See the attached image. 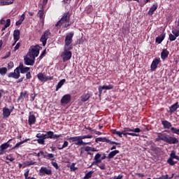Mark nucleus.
<instances>
[{"mask_svg": "<svg viewBox=\"0 0 179 179\" xmlns=\"http://www.w3.org/2000/svg\"><path fill=\"white\" fill-rule=\"evenodd\" d=\"M73 34V32H70L66 35L64 52L61 55V57L63 59V62H66V61H69V59L72 58V52H71V50L73 48L72 46Z\"/></svg>", "mask_w": 179, "mask_h": 179, "instance_id": "f257e3e1", "label": "nucleus"}, {"mask_svg": "<svg viewBox=\"0 0 179 179\" xmlns=\"http://www.w3.org/2000/svg\"><path fill=\"white\" fill-rule=\"evenodd\" d=\"M160 141H163L169 145L178 143V139L177 138L173 137L167 134L158 133L157 138H155V142H160Z\"/></svg>", "mask_w": 179, "mask_h": 179, "instance_id": "f03ea898", "label": "nucleus"}, {"mask_svg": "<svg viewBox=\"0 0 179 179\" xmlns=\"http://www.w3.org/2000/svg\"><path fill=\"white\" fill-rule=\"evenodd\" d=\"M40 54V46L38 45L31 47V50H29L27 55L32 58V59H36V57H38Z\"/></svg>", "mask_w": 179, "mask_h": 179, "instance_id": "7ed1b4c3", "label": "nucleus"}, {"mask_svg": "<svg viewBox=\"0 0 179 179\" xmlns=\"http://www.w3.org/2000/svg\"><path fill=\"white\" fill-rule=\"evenodd\" d=\"M69 13H64L60 20H59L56 23L55 27L57 29H59L62 24H64V23H68L69 22Z\"/></svg>", "mask_w": 179, "mask_h": 179, "instance_id": "20e7f679", "label": "nucleus"}, {"mask_svg": "<svg viewBox=\"0 0 179 179\" xmlns=\"http://www.w3.org/2000/svg\"><path fill=\"white\" fill-rule=\"evenodd\" d=\"M50 36H51V32H50L49 29L46 30L41 36L40 41L42 43L43 47H45L47 41L48 40V37H50Z\"/></svg>", "mask_w": 179, "mask_h": 179, "instance_id": "39448f33", "label": "nucleus"}, {"mask_svg": "<svg viewBox=\"0 0 179 179\" xmlns=\"http://www.w3.org/2000/svg\"><path fill=\"white\" fill-rule=\"evenodd\" d=\"M177 37H179V28H173L172 34H169V40L171 41H176Z\"/></svg>", "mask_w": 179, "mask_h": 179, "instance_id": "423d86ee", "label": "nucleus"}, {"mask_svg": "<svg viewBox=\"0 0 179 179\" xmlns=\"http://www.w3.org/2000/svg\"><path fill=\"white\" fill-rule=\"evenodd\" d=\"M39 174L40 176H45V174L46 176H51V174H52V171L51 170V169L42 166L39 170Z\"/></svg>", "mask_w": 179, "mask_h": 179, "instance_id": "0eeeda50", "label": "nucleus"}, {"mask_svg": "<svg viewBox=\"0 0 179 179\" xmlns=\"http://www.w3.org/2000/svg\"><path fill=\"white\" fill-rule=\"evenodd\" d=\"M112 89H114L113 85L99 86L98 88L99 96H101L103 90H111Z\"/></svg>", "mask_w": 179, "mask_h": 179, "instance_id": "6e6552de", "label": "nucleus"}, {"mask_svg": "<svg viewBox=\"0 0 179 179\" xmlns=\"http://www.w3.org/2000/svg\"><path fill=\"white\" fill-rule=\"evenodd\" d=\"M45 134L46 139H58V138H61V136H62V134H54V133L52 131H47Z\"/></svg>", "mask_w": 179, "mask_h": 179, "instance_id": "1a4fd4ad", "label": "nucleus"}, {"mask_svg": "<svg viewBox=\"0 0 179 179\" xmlns=\"http://www.w3.org/2000/svg\"><path fill=\"white\" fill-rule=\"evenodd\" d=\"M15 107H12L11 109L10 110L9 108L5 107L3 108V118H8L9 115H10V113L13 111V109Z\"/></svg>", "mask_w": 179, "mask_h": 179, "instance_id": "9d476101", "label": "nucleus"}, {"mask_svg": "<svg viewBox=\"0 0 179 179\" xmlns=\"http://www.w3.org/2000/svg\"><path fill=\"white\" fill-rule=\"evenodd\" d=\"M8 78H13V79H19L20 78V71L19 69H15L14 72L8 73Z\"/></svg>", "mask_w": 179, "mask_h": 179, "instance_id": "9b49d317", "label": "nucleus"}, {"mask_svg": "<svg viewBox=\"0 0 179 179\" xmlns=\"http://www.w3.org/2000/svg\"><path fill=\"white\" fill-rule=\"evenodd\" d=\"M10 141H12V139H10L7 143H4L0 145V155H3L5 153L4 150L10 146L9 143Z\"/></svg>", "mask_w": 179, "mask_h": 179, "instance_id": "f8f14e48", "label": "nucleus"}, {"mask_svg": "<svg viewBox=\"0 0 179 179\" xmlns=\"http://www.w3.org/2000/svg\"><path fill=\"white\" fill-rule=\"evenodd\" d=\"M159 62H161L160 58L154 59L150 66L151 71H156L157 69V65H159Z\"/></svg>", "mask_w": 179, "mask_h": 179, "instance_id": "ddd939ff", "label": "nucleus"}, {"mask_svg": "<svg viewBox=\"0 0 179 179\" xmlns=\"http://www.w3.org/2000/svg\"><path fill=\"white\" fill-rule=\"evenodd\" d=\"M24 63L25 65H30L33 66L34 65V59H31V57H29L27 55V56H25L24 57Z\"/></svg>", "mask_w": 179, "mask_h": 179, "instance_id": "4468645a", "label": "nucleus"}, {"mask_svg": "<svg viewBox=\"0 0 179 179\" xmlns=\"http://www.w3.org/2000/svg\"><path fill=\"white\" fill-rule=\"evenodd\" d=\"M75 145H76L77 146H85V145H90V143L83 142V138L82 136H78V138L77 140V142L75 143Z\"/></svg>", "mask_w": 179, "mask_h": 179, "instance_id": "2eb2a0df", "label": "nucleus"}, {"mask_svg": "<svg viewBox=\"0 0 179 179\" xmlns=\"http://www.w3.org/2000/svg\"><path fill=\"white\" fill-rule=\"evenodd\" d=\"M71 94L64 95L61 99L62 104H68L71 101Z\"/></svg>", "mask_w": 179, "mask_h": 179, "instance_id": "dca6fc26", "label": "nucleus"}, {"mask_svg": "<svg viewBox=\"0 0 179 179\" xmlns=\"http://www.w3.org/2000/svg\"><path fill=\"white\" fill-rule=\"evenodd\" d=\"M13 38H14V41H15V43H17V41H19V40L20 39V30H19V29L14 30Z\"/></svg>", "mask_w": 179, "mask_h": 179, "instance_id": "f3484780", "label": "nucleus"}, {"mask_svg": "<svg viewBox=\"0 0 179 179\" xmlns=\"http://www.w3.org/2000/svg\"><path fill=\"white\" fill-rule=\"evenodd\" d=\"M164 38H166V34H162L159 36L155 38V43L157 44H162V42Z\"/></svg>", "mask_w": 179, "mask_h": 179, "instance_id": "a211bd4d", "label": "nucleus"}, {"mask_svg": "<svg viewBox=\"0 0 179 179\" xmlns=\"http://www.w3.org/2000/svg\"><path fill=\"white\" fill-rule=\"evenodd\" d=\"M157 3H155L152 5V6L150 7L149 11H148V15H150V16H152V15H153V13H155V11L156 10V9H157Z\"/></svg>", "mask_w": 179, "mask_h": 179, "instance_id": "6ab92c4d", "label": "nucleus"}, {"mask_svg": "<svg viewBox=\"0 0 179 179\" xmlns=\"http://www.w3.org/2000/svg\"><path fill=\"white\" fill-rule=\"evenodd\" d=\"M37 78L41 82H46V76L44 73H38L37 74Z\"/></svg>", "mask_w": 179, "mask_h": 179, "instance_id": "aec40b11", "label": "nucleus"}, {"mask_svg": "<svg viewBox=\"0 0 179 179\" xmlns=\"http://www.w3.org/2000/svg\"><path fill=\"white\" fill-rule=\"evenodd\" d=\"M162 124L164 129H170V128H171V123L167 120H162Z\"/></svg>", "mask_w": 179, "mask_h": 179, "instance_id": "412c9836", "label": "nucleus"}, {"mask_svg": "<svg viewBox=\"0 0 179 179\" xmlns=\"http://www.w3.org/2000/svg\"><path fill=\"white\" fill-rule=\"evenodd\" d=\"M90 97H92V95L90 94H89V93L85 94L80 96L81 101L85 103V101H87V100H89V99H90Z\"/></svg>", "mask_w": 179, "mask_h": 179, "instance_id": "4be33fe9", "label": "nucleus"}, {"mask_svg": "<svg viewBox=\"0 0 179 179\" xmlns=\"http://www.w3.org/2000/svg\"><path fill=\"white\" fill-rule=\"evenodd\" d=\"M118 153H120V150H113L112 152H110L108 155L107 158L108 159H113V157L115 156H117V155H118Z\"/></svg>", "mask_w": 179, "mask_h": 179, "instance_id": "5701e85b", "label": "nucleus"}, {"mask_svg": "<svg viewBox=\"0 0 179 179\" xmlns=\"http://www.w3.org/2000/svg\"><path fill=\"white\" fill-rule=\"evenodd\" d=\"M14 1L15 0H1L0 5L1 6H4L5 5H11V3H13Z\"/></svg>", "mask_w": 179, "mask_h": 179, "instance_id": "b1692460", "label": "nucleus"}, {"mask_svg": "<svg viewBox=\"0 0 179 179\" xmlns=\"http://www.w3.org/2000/svg\"><path fill=\"white\" fill-rule=\"evenodd\" d=\"M28 122L29 125H33L36 123V116L34 115H30L29 117Z\"/></svg>", "mask_w": 179, "mask_h": 179, "instance_id": "393cba45", "label": "nucleus"}, {"mask_svg": "<svg viewBox=\"0 0 179 179\" xmlns=\"http://www.w3.org/2000/svg\"><path fill=\"white\" fill-rule=\"evenodd\" d=\"M65 82H66V80L62 79L57 83L56 86V92H58V90H59V89H61V87L64 86V84L65 83Z\"/></svg>", "mask_w": 179, "mask_h": 179, "instance_id": "a878e982", "label": "nucleus"}, {"mask_svg": "<svg viewBox=\"0 0 179 179\" xmlns=\"http://www.w3.org/2000/svg\"><path fill=\"white\" fill-rule=\"evenodd\" d=\"M169 51L167 50H164L161 53V58L162 59H166L167 57H169Z\"/></svg>", "mask_w": 179, "mask_h": 179, "instance_id": "bb28decb", "label": "nucleus"}, {"mask_svg": "<svg viewBox=\"0 0 179 179\" xmlns=\"http://www.w3.org/2000/svg\"><path fill=\"white\" fill-rule=\"evenodd\" d=\"M169 108L170 113H174V111H176L177 108H178V102H176V103L173 104Z\"/></svg>", "mask_w": 179, "mask_h": 179, "instance_id": "cd10ccee", "label": "nucleus"}, {"mask_svg": "<svg viewBox=\"0 0 179 179\" xmlns=\"http://www.w3.org/2000/svg\"><path fill=\"white\" fill-rule=\"evenodd\" d=\"M24 20V13H23L20 18L15 22L16 26H20L23 23V21Z\"/></svg>", "mask_w": 179, "mask_h": 179, "instance_id": "c85d7f7f", "label": "nucleus"}, {"mask_svg": "<svg viewBox=\"0 0 179 179\" xmlns=\"http://www.w3.org/2000/svg\"><path fill=\"white\" fill-rule=\"evenodd\" d=\"M44 159H48V160H55L54 154L49 153L46 155H43Z\"/></svg>", "mask_w": 179, "mask_h": 179, "instance_id": "c756f323", "label": "nucleus"}, {"mask_svg": "<svg viewBox=\"0 0 179 179\" xmlns=\"http://www.w3.org/2000/svg\"><path fill=\"white\" fill-rule=\"evenodd\" d=\"M29 141V139H25L24 141H20L18 143H17L15 144V145L12 148L13 149H17V148H19V146H20V145H23V143H24V142H27Z\"/></svg>", "mask_w": 179, "mask_h": 179, "instance_id": "7c9ffc66", "label": "nucleus"}, {"mask_svg": "<svg viewBox=\"0 0 179 179\" xmlns=\"http://www.w3.org/2000/svg\"><path fill=\"white\" fill-rule=\"evenodd\" d=\"M85 152H97V150H96V148L90 147V146H87L85 148Z\"/></svg>", "mask_w": 179, "mask_h": 179, "instance_id": "2f4dec72", "label": "nucleus"}, {"mask_svg": "<svg viewBox=\"0 0 179 179\" xmlns=\"http://www.w3.org/2000/svg\"><path fill=\"white\" fill-rule=\"evenodd\" d=\"M29 173H30V169H27L26 172L24 174V176L25 177V179H36V178H33L31 176H29Z\"/></svg>", "mask_w": 179, "mask_h": 179, "instance_id": "473e14b6", "label": "nucleus"}, {"mask_svg": "<svg viewBox=\"0 0 179 179\" xmlns=\"http://www.w3.org/2000/svg\"><path fill=\"white\" fill-rule=\"evenodd\" d=\"M36 138H38V139H47V135L46 134H41V133H38L36 134Z\"/></svg>", "mask_w": 179, "mask_h": 179, "instance_id": "72a5a7b5", "label": "nucleus"}, {"mask_svg": "<svg viewBox=\"0 0 179 179\" xmlns=\"http://www.w3.org/2000/svg\"><path fill=\"white\" fill-rule=\"evenodd\" d=\"M36 163L37 162H33V161H27L24 162V164L27 166H34V164H36Z\"/></svg>", "mask_w": 179, "mask_h": 179, "instance_id": "f704fd0d", "label": "nucleus"}, {"mask_svg": "<svg viewBox=\"0 0 179 179\" xmlns=\"http://www.w3.org/2000/svg\"><path fill=\"white\" fill-rule=\"evenodd\" d=\"M26 97H27V92L25 91L24 92H21L19 96V100H20L21 99H26Z\"/></svg>", "mask_w": 179, "mask_h": 179, "instance_id": "c9c22d12", "label": "nucleus"}, {"mask_svg": "<svg viewBox=\"0 0 179 179\" xmlns=\"http://www.w3.org/2000/svg\"><path fill=\"white\" fill-rule=\"evenodd\" d=\"M94 173L93 171H90V172L87 173L84 177L85 179L92 178V175Z\"/></svg>", "mask_w": 179, "mask_h": 179, "instance_id": "e433bc0d", "label": "nucleus"}, {"mask_svg": "<svg viewBox=\"0 0 179 179\" xmlns=\"http://www.w3.org/2000/svg\"><path fill=\"white\" fill-rule=\"evenodd\" d=\"M113 134L115 135H117L120 138H122V131H117V129H114L113 131Z\"/></svg>", "mask_w": 179, "mask_h": 179, "instance_id": "4c0bfd02", "label": "nucleus"}, {"mask_svg": "<svg viewBox=\"0 0 179 179\" xmlns=\"http://www.w3.org/2000/svg\"><path fill=\"white\" fill-rule=\"evenodd\" d=\"M6 72H8V69H6V67L0 68L1 75H6Z\"/></svg>", "mask_w": 179, "mask_h": 179, "instance_id": "58836bf2", "label": "nucleus"}, {"mask_svg": "<svg viewBox=\"0 0 179 179\" xmlns=\"http://www.w3.org/2000/svg\"><path fill=\"white\" fill-rule=\"evenodd\" d=\"M167 163H169V164H170V166H174V164H176V163H177V162H174V160H173L172 158H169L167 159Z\"/></svg>", "mask_w": 179, "mask_h": 179, "instance_id": "ea45409f", "label": "nucleus"}, {"mask_svg": "<svg viewBox=\"0 0 179 179\" xmlns=\"http://www.w3.org/2000/svg\"><path fill=\"white\" fill-rule=\"evenodd\" d=\"M68 145H69V143H68V141H64L62 146L58 148L59 150H62L64 148H67Z\"/></svg>", "mask_w": 179, "mask_h": 179, "instance_id": "a19ab883", "label": "nucleus"}, {"mask_svg": "<svg viewBox=\"0 0 179 179\" xmlns=\"http://www.w3.org/2000/svg\"><path fill=\"white\" fill-rule=\"evenodd\" d=\"M171 131L173 132V134H176V135H179V129L171 127Z\"/></svg>", "mask_w": 179, "mask_h": 179, "instance_id": "79ce46f5", "label": "nucleus"}, {"mask_svg": "<svg viewBox=\"0 0 179 179\" xmlns=\"http://www.w3.org/2000/svg\"><path fill=\"white\" fill-rule=\"evenodd\" d=\"M29 71H30V67H24V69H22V70H20V73H27V72H29Z\"/></svg>", "mask_w": 179, "mask_h": 179, "instance_id": "37998d69", "label": "nucleus"}, {"mask_svg": "<svg viewBox=\"0 0 179 179\" xmlns=\"http://www.w3.org/2000/svg\"><path fill=\"white\" fill-rule=\"evenodd\" d=\"M78 138H79V136H74V137H70L69 138V141H71V142H78Z\"/></svg>", "mask_w": 179, "mask_h": 179, "instance_id": "c03bdc74", "label": "nucleus"}, {"mask_svg": "<svg viewBox=\"0 0 179 179\" xmlns=\"http://www.w3.org/2000/svg\"><path fill=\"white\" fill-rule=\"evenodd\" d=\"M37 142L39 143V145H45V141H44L43 138H38Z\"/></svg>", "mask_w": 179, "mask_h": 179, "instance_id": "a18cd8bd", "label": "nucleus"}, {"mask_svg": "<svg viewBox=\"0 0 179 179\" xmlns=\"http://www.w3.org/2000/svg\"><path fill=\"white\" fill-rule=\"evenodd\" d=\"M38 15H39L40 19H43L44 16V11H43V10H39Z\"/></svg>", "mask_w": 179, "mask_h": 179, "instance_id": "49530a36", "label": "nucleus"}, {"mask_svg": "<svg viewBox=\"0 0 179 179\" xmlns=\"http://www.w3.org/2000/svg\"><path fill=\"white\" fill-rule=\"evenodd\" d=\"M70 170L71 171H76L78 170V168L75 167V163H73L70 166Z\"/></svg>", "mask_w": 179, "mask_h": 179, "instance_id": "de8ad7c7", "label": "nucleus"}, {"mask_svg": "<svg viewBox=\"0 0 179 179\" xmlns=\"http://www.w3.org/2000/svg\"><path fill=\"white\" fill-rule=\"evenodd\" d=\"M19 48H20V42H18V43L15 45V46L14 47V50H13L14 52H16V51H17V50H19Z\"/></svg>", "mask_w": 179, "mask_h": 179, "instance_id": "09e8293b", "label": "nucleus"}, {"mask_svg": "<svg viewBox=\"0 0 179 179\" xmlns=\"http://www.w3.org/2000/svg\"><path fill=\"white\" fill-rule=\"evenodd\" d=\"M102 142H106V143H110L111 145V141L106 137L102 138Z\"/></svg>", "mask_w": 179, "mask_h": 179, "instance_id": "8fccbe9b", "label": "nucleus"}, {"mask_svg": "<svg viewBox=\"0 0 179 179\" xmlns=\"http://www.w3.org/2000/svg\"><path fill=\"white\" fill-rule=\"evenodd\" d=\"M83 139H92L93 138V136L92 135H85V136H81Z\"/></svg>", "mask_w": 179, "mask_h": 179, "instance_id": "3c124183", "label": "nucleus"}, {"mask_svg": "<svg viewBox=\"0 0 179 179\" xmlns=\"http://www.w3.org/2000/svg\"><path fill=\"white\" fill-rule=\"evenodd\" d=\"M52 165L53 166V167H55L56 169V170H58L59 169V166H58V164L55 162H52Z\"/></svg>", "mask_w": 179, "mask_h": 179, "instance_id": "603ef678", "label": "nucleus"}, {"mask_svg": "<svg viewBox=\"0 0 179 179\" xmlns=\"http://www.w3.org/2000/svg\"><path fill=\"white\" fill-rule=\"evenodd\" d=\"M154 179H170L169 175H162L161 177Z\"/></svg>", "mask_w": 179, "mask_h": 179, "instance_id": "864d4df0", "label": "nucleus"}, {"mask_svg": "<svg viewBox=\"0 0 179 179\" xmlns=\"http://www.w3.org/2000/svg\"><path fill=\"white\" fill-rule=\"evenodd\" d=\"M176 152L173 150L170 154V158L169 159H174L176 157Z\"/></svg>", "mask_w": 179, "mask_h": 179, "instance_id": "5fc2aeb1", "label": "nucleus"}, {"mask_svg": "<svg viewBox=\"0 0 179 179\" xmlns=\"http://www.w3.org/2000/svg\"><path fill=\"white\" fill-rule=\"evenodd\" d=\"M24 68V66L23 65V63H20L19 66L17 67V69H18V71L20 72V71L22 69H23Z\"/></svg>", "mask_w": 179, "mask_h": 179, "instance_id": "6e6d98bb", "label": "nucleus"}, {"mask_svg": "<svg viewBox=\"0 0 179 179\" xmlns=\"http://www.w3.org/2000/svg\"><path fill=\"white\" fill-rule=\"evenodd\" d=\"M98 167H99L101 170H106V164H101V165H99Z\"/></svg>", "mask_w": 179, "mask_h": 179, "instance_id": "4d7b16f0", "label": "nucleus"}, {"mask_svg": "<svg viewBox=\"0 0 179 179\" xmlns=\"http://www.w3.org/2000/svg\"><path fill=\"white\" fill-rule=\"evenodd\" d=\"M101 157V155L100 153H97L94 157V160L100 159Z\"/></svg>", "mask_w": 179, "mask_h": 179, "instance_id": "13d9d810", "label": "nucleus"}, {"mask_svg": "<svg viewBox=\"0 0 179 179\" xmlns=\"http://www.w3.org/2000/svg\"><path fill=\"white\" fill-rule=\"evenodd\" d=\"M5 25H6V27H9V26H10V19L6 20V23Z\"/></svg>", "mask_w": 179, "mask_h": 179, "instance_id": "bf43d9fd", "label": "nucleus"}, {"mask_svg": "<svg viewBox=\"0 0 179 179\" xmlns=\"http://www.w3.org/2000/svg\"><path fill=\"white\" fill-rule=\"evenodd\" d=\"M26 78H27V79H31V74L30 73V71H28V72L26 73Z\"/></svg>", "mask_w": 179, "mask_h": 179, "instance_id": "052dcab7", "label": "nucleus"}, {"mask_svg": "<svg viewBox=\"0 0 179 179\" xmlns=\"http://www.w3.org/2000/svg\"><path fill=\"white\" fill-rule=\"evenodd\" d=\"M45 54H46V50H44L42 52V53H41V55H40V57H39L40 59H42V58L45 55Z\"/></svg>", "mask_w": 179, "mask_h": 179, "instance_id": "680f3d73", "label": "nucleus"}, {"mask_svg": "<svg viewBox=\"0 0 179 179\" xmlns=\"http://www.w3.org/2000/svg\"><path fill=\"white\" fill-rule=\"evenodd\" d=\"M132 132H136L137 134H139V132H141V129L139 128L133 129Z\"/></svg>", "mask_w": 179, "mask_h": 179, "instance_id": "e2e57ef3", "label": "nucleus"}, {"mask_svg": "<svg viewBox=\"0 0 179 179\" xmlns=\"http://www.w3.org/2000/svg\"><path fill=\"white\" fill-rule=\"evenodd\" d=\"M95 142H103V137H99L95 139Z\"/></svg>", "mask_w": 179, "mask_h": 179, "instance_id": "0e129e2a", "label": "nucleus"}, {"mask_svg": "<svg viewBox=\"0 0 179 179\" xmlns=\"http://www.w3.org/2000/svg\"><path fill=\"white\" fill-rule=\"evenodd\" d=\"M124 178V176L120 174L118 176H115L113 179H122Z\"/></svg>", "mask_w": 179, "mask_h": 179, "instance_id": "69168bd1", "label": "nucleus"}, {"mask_svg": "<svg viewBox=\"0 0 179 179\" xmlns=\"http://www.w3.org/2000/svg\"><path fill=\"white\" fill-rule=\"evenodd\" d=\"M129 132H127V131L125 130V129H124V130H123V131H122V135H124V136H127V135H129Z\"/></svg>", "mask_w": 179, "mask_h": 179, "instance_id": "338daca9", "label": "nucleus"}, {"mask_svg": "<svg viewBox=\"0 0 179 179\" xmlns=\"http://www.w3.org/2000/svg\"><path fill=\"white\" fill-rule=\"evenodd\" d=\"M52 79H54V77H52V76H46V82L48 80H52Z\"/></svg>", "mask_w": 179, "mask_h": 179, "instance_id": "774afa93", "label": "nucleus"}]
</instances>
